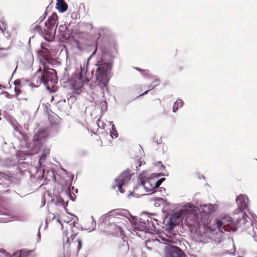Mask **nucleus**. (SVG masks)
I'll use <instances>...</instances> for the list:
<instances>
[{
    "label": "nucleus",
    "instance_id": "nucleus-25",
    "mask_svg": "<svg viewBox=\"0 0 257 257\" xmlns=\"http://www.w3.org/2000/svg\"><path fill=\"white\" fill-rule=\"evenodd\" d=\"M76 235L77 233H75L71 235L70 237H67L66 239V242L64 244V247L68 246L71 243V241H73L74 238L76 237Z\"/></svg>",
    "mask_w": 257,
    "mask_h": 257
},
{
    "label": "nucleus",
    "instance_id": "nucleus-26",
    "mask_svg": "<svg viewBox=\"0 0 257 257\" xmlns=\"http://www.w3.org/2000/svg\"><path fill=\"white\" fill-rule=\"evenodd\" d=\"M31 253V251H26L25 250H21L19 257H28L30 255Z\"/></svg>",
    "mask_w": 257,
    "mask_h": 257
},
{
    "label": "nucleus",
    "instance_id": "nucleus-45",
    "mask_svg": "<svg viewBox=\"0 0 257 257\" xmlns=\"http://www.w3.org/2000/svg\"><path fill=\"white\" fill-rule=\"evenodd\" d=\"M157 144H159V145H161V146H163V145H162V144H161V142H157Z\"/></svg>",
    "mask_w": 257,
    "mask_h": 257
},
{
    "label": "nucleus",
    "instance_id": "nucleus-3",
    "mask_svg": "<svg viewBox=\"0 0 257 257\" xmlns=\"http://www.w3.org/2000/svg\"><path fill=\"white\" fill-rule=\"evenodd\" d=\"M158 176L155 174L151 176L147 171H144L140 174L138 180L147 192L152 193L155 189L158 188L165 180V178L158 180L157 177Z\"/></svg>",
    "mask_w": 257,
    "mask_h": 257
},
{
    "label": "nucleus",
    "instance_id": "nucleus-32",
    "mask_svg": "<svg viewBox=\"0 0 257 257\" xmlns=\"http://www.w3.org/2000/svg\"><path fill=\"white\" fill-rule=\"evenodd\" d=\"M5 22H3L2 21H0V30H2L3 29H5Z\"/></svg>",
    "mask_w": 257,
    "mask_h": 257
},
{
    "label": "nucleus",
    "instance_id": "nucleus-9",
    "mask_svg": "<svg viewBox=\"0 0 257 257\" xmlns=\"http://www.w3.org/2000/svg\"><path fill=\"white\" fill-rule=\"evenodd\" d=\"M48 133L45 130L41 129L39 130L38 132L34 136V142L35 147L39 150L42 147V143L47 138Z\"/></svg>",
    "mask_w": 257,
    "mask_h": 257
},
{
    "label": "nucleus",
    "instance_id": "nucleus-30",
    "mask_svg": "<svg viewBox=\"0 0 257 257\" xmlns=\"http://www.w3.org/2000/svg\"><path fill=\"white\" fill-rule=\"evenodd\" d=\"M97 126L98 127L101 129H104L105 128V124L103 121H100V120H98L97 122Z\"/></svg>",
    "mask_w": 257,
    "mask_h": 257
},
{
    "label": "nucleus",
    "instance_id": "nucleus-33",
    "mask_svg": "<svg viewBox=\"0 0 257 257\" xmlns=\"http://www.w3.org/2000/svg\"><path fill=\"white\" fill-rule=\"evenodd\" d=\"M103 31V29H100L98 30L97 36H96L97 38H98L99 37H100L101 35H103V34L102 33Z\"/></svg>",
    "mask_w": 257,
    "mask_h": 257
},
{
    "label": "nucleus",
    "instance_id": "nucleus-40",
    "mask_svg": "<svg viewBox=\"0 0 257 257\" xmlns=\"http://www.w3.org/2000/svg\"><path fill=\"white\" fill-rule=\"evenodd\" d=\"M247 215L245 214V213H244V214L243 215V217L245 219L246 217H247Z\"/></svg>",
    "mask_w": 257,
    "mask_h": 257
},
{
    "label": "nucleus",
    "instance_id": "nucleus-15",
    "mask_svg": "<svg viewBox=\"0 0 257 257\" xmlns=\"http://www.w3.org/2000/svg\"><path fill=\"white\" fill-rule=\"evenodd\" d=\"M182 255H184V253L178 246H172L171 252L168 254L166 257H182Z\"/></svg>",
    "mask_w": 257,
    "mask_h": 257
},
{
    "label": "nucleus",
    "instance_id": "nucleus-28",
    "mask_svg": "<svg viewBox=\"0 0 257 257\" xmlns=\"http://www.w3.org/2000/svg\"><path fill=\"white\" fill-rule=\"evenodd\" d=\"M75 242L77 243V247L78 250H80L82 245L81 240L80 238H78L75 240Z\"/></svg>",
    "mask_w": 257,
    "mask_h": 257
},
{
    "label": "nucleus",
    "instance_id": "nucleus-2",
    "mask_svg": "<svg viewBox=\"0 0 257 257\" xmlns=\"http://www.w3.org/2000/svg\"><path fill=\"white\" fill-rule=\"evenodd\" d=\"M57 18L48 17V19L45 20L46 17H43L37 21L38 22L37 28L45 31V38L48 41H52L54 39L58 25Z\"/></svg>",
    "mask_w": 257,
    "mask_h": 257
},
{
    "label": "nucleus",
    "instance_id": "nucleus-23",
    "mask_svg": "<svg viewBox=\"0 0 257 257\" xmlns=\"http://www.w3.org/2000/svg\"><path fill=\"white\" fill-rule=\"evenodd\" d=\"M161 100L159 98H157L152 101L151 105L153 108H157L161 106Z\"/></svg>",
    "mask_w": 257,
    "mask_h": 257
},
{
    "label": "nucleus",
    "instance_id": "nucleus-29",
    "mask_svg": "<svg viewBox=\"0 0 257 257\" xmlns=\"http://www.w3.org/2000/svg\"><path fill=\"white\" fill-rule=\"evenodd\" d=\"M51 9H52L51 7L48 6L46 8L45 11L42 16H47L48 15H49L51 12Z\"/></svg>",
    "mask_w": 257,
    "mask_h": 257
},
{
    "label": "nucleus",
    "instance_id": "nucleus-48",
    "mask_svg": "<svg viewBox=\"0 0 257 257\" xmlns=\"http://www.w3.org/2000/svg\"><path fill=\"white\" fill-rule=\"evenodd\" d=\"M57 221L59 223H61L60 221L59 220V219H57Z\"/></svg>",
    "mask_w": 257,
    "mask_h": 257
},
{
    "label": "nucleus",
    "instance_id": "nucleus-21",
    "mask_svg": "<svg viewBox=\"0 0 257 257\" xmlns=\"http://www.w3.org/2000/svg\"><path fill=\"white\" fill-rule=\"evenodd\" d=\"M109 123L110 125H111V128L112 130L110 131V136L112 138H116L118 137V134L115 130V126L114 124L113 123L112 121H109Z\"/></svg>",
    "mask_w": 257,
    "mask_h": 257
},
{
    "label": "nucleus",
    "instance_id": "nucleus-35",
    "mask_svg": "<svg viewBox=\"0 0 257 257\" xmlns=\"http://www.w3.org/2000/svg\"><path fill=\"white\" fill-rule=\"evenodd\" d=\"M0 257H9V256L4 252H1L0 253Z\"/></svg>",
    "mask_w": 257,
    "mask_h": 257
},
{
    "label": "nucleus",
    "instance_id": "nucleus-42",
    "mask_svg": "<svg viewBox=\"0 0 257 257\" xmlns=\"http://www.w3.org/2000/svg\"><path fill=\"white\" fill-rule=\"evenodd\" d=\"M20 83V82H18L17 81H15V85H17V84H18V83Z\"/></svg>",
    "mask_w": 257,
    "mask_h": 257
},
{
    "label": "nucleus",
    "instance_id": "nucleus-39",
    "mask_svg": "<svg viewBox=\"0 0 257 257\" xmlns=\"http://www.w3.org/2000/svg\"><path fill=\"white\" fill-rule=\"evenodd\" d=\"M150 220H149V219H147V221L148 222V224H149V222H151L152 221L151 218H150Z\"/></svg>",
    "mask_w": 257,
    "mask_h": 257
},
{
    "label": "nucleus",
    "instance_id": "nucleus-8",
    "mask_svg": "<svg viewBox=\"0 0 257 257\" xmlns=\"http://www.w3.org/2000/svg\"><path fill=\"white\" fill-rule=\"evenodd\" d=\"M233 223L232 218L227 215H225L220 217V219L216 220V224L219 231L223 232L225 231H229L228 227Z\"/></svg>",
    "mask_w": 257,
    "mask_h": 257
},
{
    "label": "nucleus",
    "instance_id": "nucleus-17",
    "mask_svg": "<svg viewBox=\"0 0 257 257\" xmlns=\"http://www.w3.org/2000/svg\"><path fill=\"white\" fill-rule=\"evenodd\" d=\"M160 81L159 79H155V80H154L153 81V83L150 84L148 86L149 90L145 91L144 93H143L142 94H139V96L147 94L150 90H151V89L154 88L156 86L159 85L160 84Z\"/></svg>",
    "mask_w": 257,
    "mask_h": 257
},
{
    "label": "nucleus",
    "instance_id": "nucleus-41",
    "mask_svg": "<svg viewBox=\"0 0 257 257\" xmlns=\"http://www.w3.org/2000/svg\"><path fill=\"white\" fill-rule=\"evenodd\" d=\"M96 51V50H95V51L93 52V54L90 56V58H90L91 57H92V56H93V55L94 54V53H95Z\"/></svg>",
    "mask_w": 257,
    "mask_h": 257
},
{
    "label": "nucleus",
    "instance_id": "nucleus-36",
    "mask_svg": "<svg viewBox=\"0 0 257 257\" xmlns=\"http://www.w3.org/2000/svg\"><path fill=\"white\" fill-rule=\"evenodd\" d=\"M45 159V155H43L40 158V162H41L42 161L44 160Z\"/></svg>",
    "mask_w": 257,
    "mask_h": 257
},
{
    "label": "nucleus",
    "instance_id": "nucleus-37",
    "mask_svg": "<svg viewBox=\"0 0 257 257\" xmlns=\"http://www.w3.org/2000/svg\"><path fill=\"white\" fill-rule=\"evenodd\" d=\"M50 16L53 17V16H57V14L56 13L53 12L51 13V14Z\"/></svg>",
    "mask_w": 257,
    "mask_h": 257
},
{
    "label": "nucleus",
    "instance_id": "nucleus-46",
    "mask_svg": "<svg viewBox=\"0 0 257 257\" xmlns=\"http://www.w3.org/2000/svg\"><path fill=\"white\" fill-rule=\"evenodd\" d=\"M35 79H36V78H35V77H34V78H33V81L34 82L35 81Z\"/></svg>",
    "mask_w": 257,
    "mask_h": 257
},
{
    "label": "nucleus",
    "instance_id": "nucleus-47",
    "mask_svg": "<svg viewBox=\"0 0 257 257\" xmlns=\"http://www.w3.org/2000/svg\"><path fill=\"white\" fill-rule=\"evenodd\" d=\"M59 201H63V200L62 199L61 200V199H59Z\"/></svg>",
    "mask_w": 257,
    "mask_h": 257
},
{
    "label": "nucleus",
    "instance_id": "nucleus-31",
    "mask_svg": "<svg viewBox=\"0 0 257 257\" xmlns=\"http://www.w3.org/2000/svg\"><path fill=\"white\" fill-rule=\"evenodd\" d=\"M86 28L88 30H90V31H92L91 34H94L93 31H94V29L93 28L91 24H87L86 25Z\"/></svg>",
    "mask_w": 257,
    "mask_h": 257
},
{
    "label": "nucleus",
    "instance_id": "nucleus-7",
    "mask_svg": "<svg viewBox=\"0 0 257 257\" xmlns=\"http://www.w3.org/2000/svg\"><path fill=\"white\" fill-rule=\"evenodd\" d=\"M128 183V172L126 170L122 172L117 178L115 179L114 184L112 185V188L114 189L116 187L118 188V191L122 193L124 190L122 188L127 187Z\"/></svg>",
    "mask_w": 257,
    "mask_h": 257
},
{
    "label": "nucleus",
    "instance_id": "nucleus-43",
    "mask_svg": "<svg viewBox=\"0 0 257 257\" xmlns=\"http://www.w3.org/2000/svg\"><path fill=\"white\" fill-rule=\"evenodd\" d=\"M37 235L39 236V238H40V234L39 231L38 232Z\"/></svg>",
    "mask_w": 257,
    "mask_h": 257
},
{
    "label": "nucleus",
    "instance_id": "nucleus-6",
    "mask_svg": "<svg viewBox=\"0 0 257 257\" xmlns=\"http://www.w3.org/2000/svg\"><path fill=\"white\" fill-rule=\"evenodd\" d=\"M0 214L5 217L3 218L2 222H8L14 221H23L26 219L27 216L21 212H6L4 210L0 211Z\"/></svg>",
    "mask_w": 257,
    "mask_h": 257
},
{
    "label": "nucleus",
    "instance_id": "nucleus-24",
    "mask_svg": "<svg viewBox=\"0 0 257 257\" xmlns=\"http://www.w3.org/2000/svg\"><path fill=\"white\" fill-rule=\"evenodd\" d=\"M76 235L77 233H75L71 235L70 237H67L66 239V242L64 244V247L68 246L71 243V241H73L74 238L76 237Z\"/></svg>",
    "mask_w": 257,
    "mask_h": 257
},
{
    "label": "nucleus",
    "instance_id": "nucleus-19",
    "mask_svg": "<svg viewBox=\"0 0 257 257\" xmlns=\"http://www.w3.org/2000/svg\"><path fill=\"white\" fill-rule=\"evenodd\" d=\"M183 105V102L181 99H178L174 104L173 107V111L175 112L179 107H181Z\"/></svg>",
    "mask_w": 257,
    "mask_h": 257
},
{
    "label": "nucleus",
    "instance_id": "nucleus-38",
    "mask_svg": "<svg viewBox=\"0 0 257 257\" xmlns=\"http://www.w3.org/2000/svg\"><path fill=\"white\" fill-rule=\"evenodd\" d=\"M15 91L17 92V93L18 94L20 92V90H17L16 88H15Z\"/></svg>",
    "mask_w": 257,
    "mask_h": 257
},
{
    "label": "nucleus",
    "instance_id": "nucleus-44",
    "mask_svg": "<svg viewBox=\"0 0 257 257\" xmlns=\"http://www.w3.org/2000/svg\"><path fill=\"white\" fill-rule=\"evenodd\" d=\"M52 176H53V178L55 179V176H54V173L52 172Z\"/></svg>",
    "mask_w": 257,
    "mask_h": 257
},
{
    "label": "nucleus",
    "instance_id": "nucleus-22",
    "mask_svg": "<svg viewBox=\"0 0 257 257\" xmlns=\"http://www.w3.org/2000/svg\"><path fill=\"white\" fill-rule=\"evenodd\" d=\"M117 228L118 229V231L120 232V235L123 241L125 242L127 245H128L127 237L125 236L124 234V231L122 230V227L121 226H117Z\"/></svg>",
    "mask_w": 257,
    "mask_h": 257
},
{
    "label": "nucleus",
    "instance_id": "nucleus-12",
    "mask_svg": "<svg viewBox=\"0 0 257 257\" xmlns=\"http://www.w3.org/2000/svg\"><path fill=\"white\" fill-rule=\"evenodd\" d=\"M236 201L241 210H244L247 208L248 199L246 195L240 194L237 197Z\"/></svg>",
    "mask_w": 257,
    "mask_h": 257
},
{
    "label": "nucleus",
    "instance_id": "nucleus-11",
    "mask_svg": "<svg viewBox=\"0 0 257 257\" xmlns=\"http://www.w3.org/2000/svg\"><path fill=\"white\" fill-rule=\"evenodd\" d=\"M185 222L189 226L196 227L199 225L197 214L193 212L189 213L185 219Z\"/></svg>",
    "mask_w": 257,
    "mask_h": 257
},
{
    "label": "nucleus",
    "instance_id": "nucleus-27",
    "mask_svg": "<svg viewBox=\"0 0 257 257\" xmlns=\"http://www.w3.org/2000/svg\"><path fill=\"white\" fill-rule=\"evenodd\" d=\"M134 163L132 164V168H134V167L135 166L136 168V170H137L138 167H141V166L142 165L141 161H138V162H136V161L134 160Z\"/></svg>",
    "mask_w": 257,
    "mask_h": 257
},
{
    "label": "nucleus",
    "instance_id": "nucleus-14",
    "mask_svg": "<svg viewBox=\"0 0 257 257\" xmlns=\"http://www.w3.org/2000/svg\"><path fill=\"white\" fill-rule=\"evenodd\" d=\"M181 215V213L180 212H175L172 215L169 223L171 229L173 228L177 224L179 223Z\"/></svg>",
    "mask_w": 257,
    "mask_h": 257
},
{
    "label": "nucleus",
    "instance_id": "nucleus-5",
    "mask_svg": "<svg viewBox=\"0 0 257 257\" xmlns=\"http://www.w3.org/2000/svg\"><path fill=\"white\" fill-rule=\"evenodd\" d=\"M41 71L40 68L36 73V75H38L37 83H43L49 89V87L53 86L57 82L56 72L54 69L44 68L43 71L42 73Z\"/></svg>",
    "mask_w": 257,
    "mask_h": 257
},
{
    "label": "nucleus",
    "instance_id": "nucleus-18",
    "mask_svg": "<svg viewBox=\"0 0 257 257\" xmlns=\"http://www.w3.org/2000/svg\"><path fill=\"white\" fill-rule=\"evenodd\" d=\"M91 220L90 222V223L91 224L90 226H86L85 229V230H89L90 231H93L95 230L96 226V223L95 222V220L94 219V217L93 216H91Z\"/></svg>",
    "mask_w": 257,
    "mask_h": 257
},
{
    "label": "nucleus",
    "instance_id": "nucleus-20",
    "mask_svg": "<svg viewBox=\"0 0 257 257\" xmlns=\"http://www.w3.org/2000/svg\"><path fill=\"white\" fill-rule=\"evenodd\" d=\"M78 13L80 16L86 15L87 12L86 11L85 8L83 4H80L79 7Z\"/></svg>",
    "mask_w": 257,
    "mask_h": 257
},
{
    "label": "nucleus",
    "instance_id": "nucleus-34",
    "mask_svg": "<svg viewBox=\"0 0 257 257\" xmlns=\"http://www.w3.org/2000/svg\"><path fill=\"white\" fill-rule=\"evenodd\" d=\"M158 164L160 165L161 168H160V170L161 171L162 170H164L165 169V167L163 165V164L162 163V162L159 161V162H158Z\"/></svg>",
    "mask_w": 257,
    "mask_h": 257
},
{
    "label": "nucleus",
    "instance_id": "nucleus-13",
    "mask_svg": "<svg viewBox=\"0 0 257 257\" xmlns=\"http://www.w3.org/2000/svg\"><path fill=\"white\" fill-rule=\"evenodd\" d=\"M106 215L108 216L117 217V216H120L127 218L128 211L123 209H116L109 211Z\"/></svg>",
    "mask_w": 257,
    "mask_h": 257
},
{
    "label": "nucleus",
    "instance_id": "nucleus-16",
    "mask_svg": "<svg viewBox=\"0 0 257 257\" xmlns=\"http://www.w3.org/2000/svg\"><path fill=\"white\" fill-rule=\"evenodd\" d=\"M56 9L59 12L62 13L66 11L68 6L64 0H57Z\"/></svg>",
    "mask_w": 257,
    "mask_h": 257
},
{
    "label": "nucleus",
    "instance_id": "nucleus-4",
    "mask_svg": "<svg viewBox=\"0 0 257 257\" xmlns=\"http://www.w3.org/2000/svg\"><path fill=\"white\" fill-rule=\"evenodd\" d=\"M88 62L85 61L79 65V67L71 81L73 88L77 90L80 89L85 82L89 81V78L86 76Z\"/></svg>",
    "mask_w": 257,
    "mask_h": 257
},
{
    "label": "nucleus",
    "instance_id": "nucleus-1",
    "mask_svg": "<svg viewBox=\"0 0 257 257\" xmlns=\"http://www.w3.org/2000/svg\"><path fill=\"white\" fill-rule=\"evenodd\" d=\"M96 65L98 67L95 72V89L99 93H94L93 99L102 111H106L107 106L105 92H108V83L111 77V63L106 61L104 56H100L96 59Z\"/></svg>",
    "mask_w": 257,
    "mask_h": 257
},
{
    "label": "nucleus",
    "instance_id": "nucleus-10",
    "mask_svg": "<svg viewBox=\"0 0 257 257\" xmlns=\"http://www.w3.org/2000/svg\"><path fill=\"white\" fill-rule=\"evenodd\" d=\"M130 222H131L133 228L132 230L135 231L136 230L142 229L144 227V224L146 223H144L139 219L137 217L133 216L130 213Z\"/></svg>",
    "mask_w": 257,
    "mask_h": 257
}]
</instances>
